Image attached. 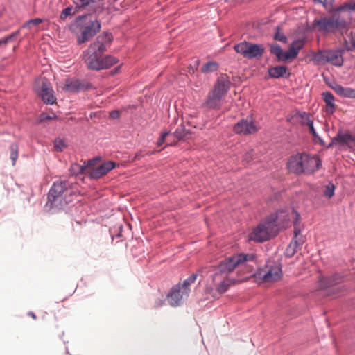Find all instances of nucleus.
Instances as JSON below:
<instances>
[{
    "label": "nucleus",
    "mask_w": 355,
    "mask_h": 355,
    "mask_svg": "<svg viewBox=\"0 0 355 355\" xmlns=\"http://www.w3.org/2000/svg\"><path fill=\"white\" fill-rule=\"evenodd\" d=\"M253 254H239L229 257L214 267L211 275L216 295H221L229 288L236 284L257 277L264 282H274L281 279L282 272L279 264L269 262L257 273L254 272L256 263Z\"/></svg>",
    "instance_id": "1"
},
{
    "label": "nucleus",
    "mask_w": 355,
    "mask_h": 355,
    "mask_svg": "<svg viewBox=\"0 0 355 355\" xmlns=\"http://www.w3.org/2000/svg\"><path fill=\"white\" fill-rule=\"evenodd\" d=\"M112 40L110 33L104 32L83 52V60L89 69L99 71L102 55L111 45Z\"/></svg>",
    "instance_id": "2"
},
{
    "label": "nucleus",
    "mask_w": 355,
    "mask_h": 355,
    "mask_svg": "<svg viewBox=\"0 0 355 355\" xmlns=\"http://www.w3.org/2000/svg\"><path fill=\"white\" fill-rule=\"evenodd\" d=\"M285 216L286 213L284 211H280L275 214H271L254 229L249 235V239L257 242H263L268 240L276 234L277 226H284L283 223L286 220Z\"/></svg>",
    "instance_id": "3"
},
{
    "label": "nucleus",
    "mask_w": 355,
    "mask_h": 355,
    "mask_svg": "<svg viewBox=\"0 0 355 355\" xmlns=\"http://www.w3.org/2000/svg\"><path fill=\"white\" fill-rule=\"evenodd\" d=\"M322 162L318 155L297 153L291 156L287 163L290 172L295 174H311L318 170Z\"/></svg>",
    "instance_id": "4"
},
{
    "label": "nucleus",
    "mask_w": 355,
    "mask_h": 355,
    "mask_svg": "<svg viewBox=\"0 0 355 355\" xmlns=\"http://www.w3.org/2000/svg\"><path fill=\"white\" fill-rule=\"evenodd\" d=\"M74 195L71 183L68 180H59L49 190L48 202L51 207H62L72 202Z\"/></svg>",
    "instance_id": "5"
},
{
    "label": "nucleus",
    "mask_w": 355,
    "mask_h": 355,
    "mask_svg": "<svg viewBox=\"0 0 355 355\" xmlns=\"http://www.w3.org/2000/svg\"><path fill=\"white\" fill-rule=\"evenodd\" d=\"M75 31L80 35H77L78 44H83L89 41L101 31V23L96 19H92L89 15L79 16L74 22Z\"/></svg>",
    "instance_id": "6"
},
{
    "label": "nucleus",
    "mask_w": 355,
    "mask_h": 355,
    "mask_svg": "<svg viewBox=\"0 0 355 355\" xmlns=\"http://www.w3.org/2000/svg\"><path fill=\"white\" fill-rule=\"evenodd\" d=\"M335 10L334 13L329 17H322L314 20V25L316 26L320 31L334 32L338 28L345 26V20L342 18L338 12Z\"/></svg>",
    "instance_id": "7"
},
{
    "label": "nucleus",
    "mask_w": 355,
    "mask_h": 355,
    "mask_svg": "<svg viewBox=\"0 0 355 355\" xmlns=\"http://www.w3.org/2000/svg\"><path fill=\"white\" fill-rule=\"evenodd\" d=\"M234 51L247 59L261 58L264 53V47L261 44L243 42L234 46Z\"/></svg>",
    "instance_id": "8"
},
{
    "label": "nucleus",
    "mask_w": 355,
    "mask_h": 355,
    "mask_svg": "<svg viewBox=\"0 0 355 355\" xmlns=\"http://www.w3.org/2000/svg\"><path fill=\"white\" fill-rule=\"evenodd\" d=\"M35 90L44 103L53 105L56 102V97L54 96L51 83L46 78H39L35 80Z\"/></svg>",
    "instance_id": "9"
},
{
    "label": "nucleus",
    "mask_w": 355,
    "mask_h": 355,
    "mask_svg": "<svg viewBox=\"0 0 355 355\" xmlns=\"http://www.w3.org/2000/svg\"><path fill=\"white\" fill-rule=\"evenodd\" d=\"M260 127L255 123L252 116L240 120L234 126V131L236 134L252 135L258 132Z\"/></svg>",
    "instance_id": "10"
},
{
    "label": "nucleus",
    "mask_w": 355,
    "mask_h": 355,
    "mask_svg": "<svg viewBox=\"0 0 355 355\" xmlns=\"http://www.w3.org/2000/svg\"><path fill=\"white\" fill-rule=\"evenodd\" d=\"M188 296L189 294L186 290L182 289L179 284L172 288L167 295V300L171 306H177L181 304L183 300L187 299Z\"/></svg>",
    "instance_id": "11"
},
{
    "label": "nucleus",
    "mask_w": 355,
    "mask_h": 355,
    "mask_svg": "<svg viewBox=\"0 0 355 355\" xmlns=\"http://www.w3.org/2000/svg\"><path fill=\"white\" fill-rule=\"evenodd\" d=\"M116 163L112 161L105 162L101 166L91 168L89 172V176L92 179H98L106 175L112 169L114 168Z\"/></svg>",
    "instance_id": "12"
},
{
    "label": "nucleus",
    "mask_w": 355,
    "mask_h": 355,
    "mask_svg": "<svg viewBox=\"0 0 355 355\" xmlns=\"http://www.w3.org/2000/svg\"><path fill=\"white\" fill-rule=\"evenodd\" d=\"M102 1L103 0H79L76 3V9L96 12L102 8Z\"/></svg>",
    "instance_id": "13"
},
{
    "label": "nucleus",
    "mask_w": 355,
    "mask_h": 355,
    "mask_svg": "<svg viewBox=\"0 0 355 355\" xmlns=\"http://www.w3.org/2000/svg\"><path fill=\"white\" fill-rule=\"evenodd\" d=\"M223 97L217 93L211 90L207 95V97L204 103V105L210 108L218 110L221 106V101Z\"/></svg>",
    "instance_id": "14"
},
{
    "label": "nucleus",
    "mask_w": 355,
    "mask_h": 355,
    "mask_svg": "<svg viewBox=\"0 0 355 355\" xmlns=\"http://www.w3.org/2000/svg\"><path fill=\"white\" fill-rule=\"evenodd\" d=\"M230 87V82L226 76H221L218 79L214 89V92L224 97Z\"/></svg>",
    "instance_id": "15"
},
{
    "label": "nucleus",
    "mask_w": 355,
    "mask_h": 355,
    "mask_svg": "<svg viewBox=\"0 0 355 355\" xmlns=\"http://www.w3.org/2000/svg\"><path fill=\"white\" fill-rule=\"evenodd\" d=\"M343 277L339 275H334L329 277H321L320 279V288L327 289L342 282Z\"/></svg>",
    "instance_id": "16"
},
{
    "label": "nucleus",
    "mask_w": 355,
    "mask_h": 355,
    "mask_svg": "<svg viewBox=\"0 0 355 355\" xmlns=\"http://www.w3.org/2000/svg\"><path fill=\"white\" fill-rule=\"evenodd\" d=\"M354 142H355V137L348 132H339L332 139V143H338L341 145L349 146Z\"/></svg>",
    "instance_id": "17"
},
{
    "label": "nucleus",
    "mask_w": 355,
    "mask_h": 355,
    "mask_svg": "<svg viewBox=\"0 0 355 355\" xmlns=\"http://www.w3.org/2000/svg\"><path fill=\"white\" fill-rule=\"evenodd\" d=\"M83 85L78 80L67 79L62 89L67 92H77L83 89Z\"/></svg>",
    "instance_id": "18"
},
{
    "label": "nucleus",
    "mask_w": 355,
    "mask_h": 355,
    "mask_svg": "<svg viewBox=\"0 0 355 355\" xmlns=\"http://www.w3.org/2000/svg\"><path fill=\"white\" fill-rule=\"evenodd\" d=\"M332 88L338 95L342 97L355 98V89L345 87L340 85H336Z\"/></svg>",
    "instance_id": "19"
},
{
    "label": "nucleus",
    "mask_w": 355,
    "mask_h": 355,
    "mask_svg": "<svg viewBox=\"0 0 355 355\" xmlns=\"http://www.w3.org/2000/svg\"><path fill=\"white\" fill-rule=\"evenodd\" d=\"M322 97L326 103L327 112L329 114H333L336 108L334 95L329 92H326L322 94Z\"/></svg>",
    "instance_id": "20"
},
{
    "label": "nucleus",
    "mask_w": 355,
    "mask_h": 355,
    "mask_svg": "<svg viewBox=\"0 0 355 355\" xmlns=\"http://www.w3.org/2000/svg\"><path fill=\"white\" fill-rule=\"evenodd\" d=\"M118 62L119 60L112 55H107L102 56L100 62L99 70L108 69L118 63Z\"/></svg>",
    "instance_id": "21"
},
{
    "label": "nucleus",
    "mask_w": 355,
    "mask_h": 355,
    "mask_svg": "<svg viewBox=\"0 0 355 355\" xmlns=\"http://www.w3.org/2000/svg\"><path fill=\"white\" fill-rule=\"evenodd\" d=\"M326 62H330L336 66H341L343 60L342 56L336 52L328 51L326 52Z\"/></svg>",
    "instance_id": "22"
},
{
    "label": "nucleus",
    "mask_w": 355,
    "mask_h": 355,
    "mask_svg": "<svg viewBox=\"0 0 355 355\" xmlns=\"http://www.w3.org/2000/svg\"><path fill=\"white\" fill-rule=\"evenodd\" d=\"M302 245V243L301 241L293 239L287 246L285 251V255L288 257H292L297 252V250L300 249Z\"/></svg>",
    "instance_id": "23"
},
{
    "label": "nucleus",
    "mask_w": 355,
    "mask_h": 355,
    "mask_svg": "<svg viewBox=\"0 0 355 355\" xmlns=\"http://www.w3.org/2000/svg\"><path fill=\"white\" fill-rule=\"evenodd\" d=\"M287 71V68L284 66H278L272 67L268 70L269 76L271 78H279L283 77Z\"/></svg>",
    "instance_id": "24"
},
{
    "label": "nucleus",
    "mask_w": 355,
    "mask_h": 355,
    "mask_svg": "<svg viewBox=\"0 0 355 355\" xmlns=\"http://www.w3.org/2000/svg\"><path fill=\"white\" fill-rule=\"evenodd\" d=\"M190 132L186 130L183 124H180L174 132V136L178 139H186L189 138Z\"/></svg>",
    "instance_id": "25"
},
{
    "label": "nucleus",
    "mask_w": 355,
    "mask_h": 355,
    "mask_svg": "<svg viewBox=\"0 0 355 355\" xmlns=\"http://www.w3.org/2000/svg\"><path fill=\"white\" fill-rule=\"evenodd\" d=\"M197 276L198 275L196 273H193L187 279L183 282L182 284H180V288L183 290H186L187 293L189 294V286L196 280Z\"/></svg>",
    "instance_id": "26"
},
{
    "label": "nucleus",
    "mask_w": 355,
    "mask_h": 355,
    "mask_svg": "<svg viewBox=\"0 0 355 355\" xmlns=\"http://www.w3.org/2000/svg\"><path fill=\"white\" fill-rule=\"evenodd\" d=\"M197 276L198 275L196 273H193L187 279L183 282L182 284H180V288L183 290H186L187 293L189 294V286L196 280Z\"/></svg>",
    "instance_id": "27"
},
{
    "label": "nucleus",
    "mask_w": 355,
    "mask_h": 355,
    "mask_svg": "<svg viewBox=\"0 0 355 355\" xmlns=\"http://www.w3.org/2000/svg\"><path fill=\"white\" fill-rule=\"evenodd\" d=\"M197 276L198 275L196 273H193L187 279L183 282L182 284H180V288L183 290H186L187 293L189 294V286L196 280Z\"/></svg>",
    "instance_id": "28"
},
{
    "label": "nucleus",
    "mask_w": 355,
    "mask_h": 355,
    "mask_svg": "<svg viewBox=\"0 0 355 355\" xmlns=\"http://www.w3.org/2000/svg\"><path fill=\"white\" fill-rule=\"evenodd\" d=\"M197 276L198 275L196 273H193L187 279L183 282L182 284H180V288L183 290H186L187 293L189 294V286L196 280Z\"/></svg>",
    "instance_id": "29"
},
{
    "label": "nucleus",
    "mask_w": 355,
    "mask_h": 355,
    "mask_svg": "<svg viewBox=\"0 0 355 355\" xmlns=\"http://www.w3.org/2000/svg\"><path fill=\"white\" fill-rule=\"evenodd\" d=\"M218 68V64L216 62H208L205 64L202 68L201 71L205 73H211L216 71Z\"/></svg>",
    "instance_id": "30"
},
{
    "label": "nucleus",
    "mask_w": 355,
    "mask_h": 355,
    "mask_svg": "<svg viewBox=\"0 0 355 355\" xmlns=\"http://www.w3.org/2000/svg\"><path fill=\"white\" fill-rule=\"evenodd\" d=\"M87 170V167L77 163L72 164L70 167V173L73 175H77L79 174H83Z\"/></svg>",
    "instance_id": "31"
},
{
    "label": "nucleus",
    "mask_w": 355,
    "mask_h": 355,
    "mask_svg": "<svg viewBox=\"0 0 355 355\" xmlns=\"http://www.w3.org/2000/svg\"><path fill=\"white\" fill-rule=\"evenodd\" d=\"M270 53L277 57L279 60L284 61V52L279 44L270 46Z\"/></svg>",
    "instance_id": "32"
},
{
    "label": "nucleus",
    "mask_w": 355,
    "mask_h": 355,
    "mask_svg": "<svg viewBox=\"0 0 355 355\" xmlns=\"http://www.w3.org/2000/svg\"><path fill=\"white\" fill-rule=\"evenodd\" d=\"M291 217L294 220V221H293L294 227H295V230H294L295 239H296L297 235L300 232V230L298 229V227H297L298 221H299V218H300V215L295 210H292L291 213L289 216V218H291ZM289 219L290 218H288V220H289Z\"/></svg>",
    "instance_id": "33"
},
{
    "label": "nucleus",
    "mask_w": 355,
    "mask_h": 355,
    "mask_svg": "<svg viewBox=\"0 0 355 355\" xmlns=\"http://www.w3.org/2000/svg\"><path fill=\"white\" fill-rule=\"evenodd\" d=\"M10 159L12 161V165L15 164V162L18 158V146L15 144H12L10 147Z\"/></svg>",
    "instance_id": "34"
},
{
    "label": "nucleus",
    "mask_w": 355,
    "mask_h": 355,
    "mask_svg": "<svg viewBox=\"0 0 355 355\" xmlns=\"http://www.w3.org/2000/svg\"><path fill=\"white\" fill-rule=\"evenodd\" d=\"M43 20L40 18H35L27 21L23 26L22 28L31 29L32 26H37L42 23Z\"/></svg>",
    "instance_id": "35"
},
{
    "label": "nucleus",
    "mask_w": 355,
    "mask_h": 355,
    "mask_svg": "<svg viewBox=\"0 0 355 355\" xmlns=\"http://www.w3.org/2000/svg\"><path fill=\"white\" fill-rule=\"evenodd\" d=\"M335 186L332 182H329L324 191V195L330 198L334 195Z\"/></svg>",
    "instance_id": "36"
},
{
    "label": "nucleus",
    "mask_w": 355,
    "mask_h": 355,
    "mask_svg": "<svg viewBox=\"0 0 355 355\" xmlns=\"http://www.w3.org/2000/svg\"><path fill=\"white\" fill-rule=\"evenodd\" d=\"M345 10H350L355 12V1L346 3L336 8L337 11H343Z\"/></svg>",
    "instance_id": "37"
},
{
    "label": "nucleus",
    "mask_w": 355,
    "mask_h": 355,
    "mask_svg": "<svg viewBox=\"0 0 355 355\" xmlns=\"http://www.w3.org/2000/svg\"><path fill=\"white\" fill-rule=\"evenodd\" d=\"M76 12V11L74 10L73 7H67L62 11L60 19H65L67 17L75 15Z\"/></svg>",
    "instance_id": "38"
},
{
    "label": "nucleus",
    "mask_w": 355,
    "mask_h": 355,
    "mask_svg": "<svg viewBox=\"0 0 355 355\" xmlns=\"http://www.w3.org/2000/svg\"><path fill=\"white\" fill-rule=\"evenodd\" d=\"M304 45V40H297L292 42L291 47L295 50V51L299 53L300 50L303 48Z\"/></svg>",
    "instance_id": "39"
},
{
    "label": "nucleus",
    "mask_w": 355,
    "mask_h": 355,
    "mask_svg": "<svg viewBox=\"0 0 355 355\" xmlns=\"http://www.w3.org/2000/svg\"><path fill=\"white\" fill-rule=\"evenodd\" d=\"M297 55V52L295 51V50L290 46L289 49L284 53V61L295 58Z\"/></svg>",
    "instance_id": "40"
},
{
    "label": "nucleus",
    "mask_w": 355,
    "mask_h": 355,
    "mask_svg": "<svg viewBox=\"0 0 355 355\" xmlns=\"http://www.w3.org/2000/svg\"><path fill=\"white\" fill-rule=\"evenodd\" d=\"M254 159V150H250L248 152H246L243 158V164H250Z\"/></svg>",
    "instance_id": "41"
},
{
    "label": "nucleus",
    "mask_w": 355,
    "mask_h": 355,
    "mask_svg": "<svg viewBox=\"0 0 355 355\" xmlns=\"http://www.w3.org/2000/svg\"><path fill=\"white\" fill-rule=\"evenodd\" d=\"M325 58H326V52L322 53L321 51H319L313 55V60L318 63H321V62H326Z\"/></svg>",
    "instance_id": "42"
},
{
    "label": "nucleus",
    "mask_w": 355,
    "mask_h": 355,
    "mask_svg": "<svg viewBox=\"0 0 355 355\" xmlns=\"http://www.w3.org/2000/svg\"><path fill=\"white\" fill-rule=\"evenodd\" d=\"M315 1L321 3L329 12H332L334 0H315Z\"/></svg>",
    "instance_id": "43"
},
{
    "label": "nucleus",
    "mask_w": 355,
    "mask_h": 355,
    "mask_svg": "<svg viewBox=\"0 0 355 355\" xmlns=\"http://www.w3.org/2000/svg\"><path fill=\"white\" fill-rule=\"evenodd\" d=\"M274 38L275 40L284 43H286L287 41L286 37L283 33H281L279 31L275 33Z\"/></svg>",
    "instance_id": "44"
},
{
    "label": "nucleus",
    "mask_w": 355,
    "mask_h": 355,
    "mask_svg": "<svg viewBox=\"0 0 355 355\" xmlns=\"http://www.w3.org/2000/svg\"><path fill=\"white\" fill-rule=\"evenodd\" d=\"M309 129L310 133H311L313 135V136L315 137V139H318L319 141H321L320 137L318 135L316 131L314 129L313 122H309Z\"/></svg>",
    "instance_id": "45"
},
{
    "label": "nucleus",
    "mask_w": 355,
    "mask_h": 355,
    "mask_svg": "<svg viewBox=\"0 0 355 355\" xmlns=\"http://www.w3.org/2000/svg\"><path fill=\"white\" fill-rule=\"evenodd\" d=\"M20 34V31L17 30L15 32L11 33L10 35L6 37V41L5 42H10L13 39L16 38L17 36H19Z\"/></svg>",
    "instance_id": "46"
},
{
    "label": "nucleus",
    "mask_w": 355,
    "mask_h": 355,
    "mask_svg": "<svg viewBox=\"0 0 355 355\" xmlns=\"http://www.w3.org/2000/svg\"><path fill=\"white\" fill-rule=\"evenodd\" d=\"M168 135H169V132H165L162 133L160 138L157 141V146H162L164 144L166 137L168 136Z\"/></svg>",
    "instance_id": "47"
},
{
    "label": "nucleus",
    "mask_w": 355,
    "mask_h": 355,
    "mask_svg": "<svg viewBox=\"0 0 355 355\" xmlns=\"http://www.w3.org/2000/svg\"><path fill=\"white\" fill-rule=\"evenodd\" d=\"M64 147V142L62 140H56L55 143V148L58 151H62Z\"/></svg>",
    "instance_id": "48"
},
{
    "label": "nucleus",
    "mask_w": 355,
    "mask_h": 355,
    "mask_svg": "<svg viewBox=\"0 0 355 355\" xmlns=\"http://www.w3.org/2000/svg\"><path fill=\"white\" fill-rule=\"evenodd\" d=\"M302 118L304 119V123L306 124L309 127V122H313V121L310 119V116L306 114V113H304L301 115Z\"/></svg>",
    "instance_id": "49"
},
{
    "label": "nucleus",
    "mask_w": 355,
    "mask_h": 355,
    "mask_svg": "<svg viewBox=\"0 0 355 355\" xmlns=\"http://www.w3.org/2000/svg\"><path fill=\"white\" fill-rule=\"evenodd\" d=\"M120 116V112L118 110H113L110 113V117L112 119H117Z\"/></svg>",
    "instance_id": "50"
},
{
    "label": "nucleus",
    "mask_w": 355,
    "mask_h": 355,
    "mask_svg": "<svg viewBox=\"0 0 355 355\" xmlns=\"http://www.w3.org/2000/svg\"><path fill=\"white\" fill-rule=\"evenodd\" d=\"M198 65V61L196 60V61H195V65L194 66H190L188 68V72L190 74H193L195 73L196 70L197 69Z\"/></svg>",
    "instance_id": "51"
},
{
    "label": "nucleus",
    "mask_w": 355,
    "mask_h": 355,
    "mask_svg": "<svg viewBox=\"0 0 355 355\" xmlns=\"http://www.w3.org/2000/svg\"><path fill=\"white\" fill-rule=\"evenodd\" d=\"M40 118L41 121H44L46 120H49V119H51V116H49L47 114H44V113L40 115Z\"/></svg>",
    "instance_id": "52"
},
{
    "label": "nucleus",
    "mask_w": 355,
    "mask_h": 355,
    "mask_svg": "<svg viewBox=\"0 0 355 355\" xmlns=\"http://www.w3.org/2000/svg\"><path fill=\"white\" fill-rule=\"evenodd\" d=\"M28 315L32 318H33L34 320H35L37 318V316L35 315V314L31 311H30L28 313Z\"/></svg>",
    "instance_id": "53"
},
{
    "label": "nucleus",
    "mask_w": 355,
    "mask_h": 355,
    "mask_svg": "<svg viewBox=\"0 0 355 355\" xmlns=\"http://www.w3.org/2000/svg\"><path fill=\"white\" fill-rule=\"evenodd\" d=\"M5 41H6V37L3 39H0V45L6 44L8 43V42H5Z\"/></svg>",
    "instance_id": "54"
},
{
    "label": "nucleus",
    "mask_w": 355,
    "mask_h": 355,
    "mask_svg": "<svg viewBox=\"0 0 355 355\" xmlns=\"http://www.w3.org/2000/svg\"><path fill=\"white\" fill-rule=\"evenodd\" d=\"M119 69H120V67L115 68L112 74L117 73L119 71Z\"/></svg>",
    "instance_id": "55"
},
{
    "label": "nucleus",
    "mask_w": 355,
    "mask_h": 355,
    "mask_svg": "<svg viewBox=\"0 0 355 355\" xmlns=\"http://www.w3.org/2000/svg\"><path fill=\"white\" fill-rule=\"evenodd\" d=\"M93 162H94V161H92V160H89V161L88 162V166H88V168H89V167L91 166V165L92 164Z\"/></svg>",
    "instance_id": "56"
},
{
    "label": "nucleus",
    "mask_w": 355,
    "mask_h": 355,
    "mask_svg": "<svg viewBox=\"0 0 355 355\" xmlns=\"http://www.w3.org/2000/svg\"><path fill=\"white\" fill-rule=\"evenodd\" d=\"M162 300H160V301H159V302L158 306H162Z\"/></svg>",
    "instance_id": "57"
}]
</instances>
